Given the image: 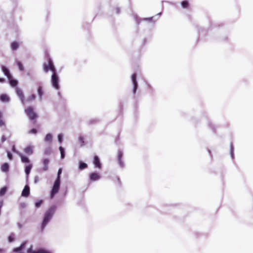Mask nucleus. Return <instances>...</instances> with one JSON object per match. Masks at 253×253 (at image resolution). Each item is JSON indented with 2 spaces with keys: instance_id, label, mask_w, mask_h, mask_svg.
Instances as JSON below:
<instances>
[{
  "instance_id": "1",
  "label": "nucleus",
  "mask_w": 253,
  "mask_h": 253,
  "mask_svg": "<svg viewBox=\"0 0 253 253\" xmlns=\"http://www.w3.org/2000/svg\"><path fill=\"white\" fill-rule=\"evenodd\" d=\"M55 210L56 207L55 206H52L45 212L44 217L42 224V231L43 230L44 228L46 225L49 220L50 219V218L54 214L55 211Z\"/></svg>"
},
{
  "instance_id": "2",
  "label": "nucleus",
  "mask_w": 253,
  "mask_h": 253,
  "mask_svg": "<svg viewBox=\"0 0 253 253\" xmlns=\"http://www.w3.org/2000/svg\"><path fill=\"white\" fill-rule=\"evenodd\" d=\"M25 112L29 119L32 122L33 125H35L37 124L36 119L38 118V115L34 112V108L32 106H29L25 109Z\"/></svg>"
},
{
  "instance_id": "3",
  "label": "nucleus",
  "mask_w": 253,
  "mask_h": 253,
  "mask_svg": "<svg viewBox=\"0 0 253 253\" xmlns=\"http://www.w3.org/2000/svg\"><path fill=\"white\" fill-rule=\"evenodd\" d=\"M46 57L47 59V63H44L43 64V70L46 73L50 70L52 73L56 71V69L53 65L51 59L50 58L49 55L47 54Z\"/></svg>"
},
{
  "instance_id": "4",
  "label": "nucleus",
  "mask_w": 253,
  "mask_h": 253,
  "mask_svg": "<svg viewBox=\"0 0 253 253\" xmlns=\"http://www.w3.org/2000/svg\"><path fill=\"white\" fill-rule=\"evenodd\" d=\"M60 185V180L59 177L57 178L55 180L54 185L52 187V190L50 193V198L52 199L55 195L57 194L59 190Z\"/></svg>"
},
{
  "instance_id": "5",
  "label": "nucleus",
  "mask_w": 253,
  "mask_h": 253,
  "mask_svg": "<svg viewBox=\"0 0 253 253\" xmlns=\"http://www.w3.org/2000/svg\"><path fill=\"white\" fill-rule=\"evenodd\" d=\"M51 84L55 89H58L59 88V77L56 73V71L52 73L51 76Z\"/></svg>"
},
{
  "instance_id": "6",
  "label": "nucleus",
  "mask_w": 253,
  "mask_h": 253,
  "mask_svg": "<svg viewBox=\"0 0 253 253\" xmlns=\"http://www.w3.org/2000/svg\"><path fill=\"white\" fill-rule=\"evenodd\" d=\"M16 92L22 103L23 104H25V98L23 91L20 88L17 87L16 88Z\"/></svg>"
},
{
  "instance_id": "7",
  "label": "nucleus",
  "mask_w": 253,
  "mask_h": 253,
  "mask_svg": "<svg viewBox=\"0 0 253 253\" xmlns=\"http://www.w3.org/2000/svg\"><path fill=\"white\" fill-rule=\"evenodd\" d=\"M131 80L133 84V92L134 93L136 92L137 88V83L136 81V74L134 73L132 75Z\"/></svg>"
},
{
  "instance_id": "8",
  "label": "nucleus",
  "mask_w": 253,
  "mask_h": 253,
  "mask_svg": "<svg viewBox=\"0 0 253 253\" xmlns=\"http://www.w3.org/2000/svg\"><path fill=\"white\" fill-rule=\"evenodd\" d=\"M26 244V241L23 242L19 247L14 248L12 250V252L15 253L18 252H22L21 251L25 248Z\"/></svg>"
},
{
  "instance_id": "9",
  "label": "nucleus",
  "mask_w": 253,
  "mask_h": 253,
  "mask_svg": "<svg viewBox=\"0 0 253 253\" xmlns=\"http://www.w3.org/2000/svg\"><path fill=\"white\" fill-rule=\"evenodd\" d=\"M93 164L95 168L100 169L102 168V165L100 161V159L97 156L94 157Z\"/></svg>"
},
{
  "instance_id": "10",
  "label": "nucleus",
  "mask_w": 253,
  "mask_h": 253,
  "mask_svg": "<svg viewBox=\"0 0 253 253\" xmlns=\"http://www.w3.org/2000/svg\"><path fill=\"white\" fill-rule=\"evenodd\" d=\"M100 178L99 174L97 172H92L89 175V179L91 181H96Z\"/></svg>"
},
{
  "instance_id": "11",
  "label": "nucleus",
  "mask_w": 253,
  "mask_h": 253,
  "mask_svg": "<svg viewBox=\"0 0 253 253\" xmlns=\"http://www.w3.org/2000/svg\"><path fill=\"white\" fill-rule=\"evenodd\" d=\"M49 163V160L48 159H44L42 160L43 168L42 171H45L48 169V164Z\"/></svg>"
},
{
  "instance_id": "12",
  "label": "nucleus",
  "mask_w": 253,
  "mask_h": 253,
  "mask_svg": "<svg viewBox=\"0 0 253 253\" xmlns=\"http://www.w3.org/2000/svg\"><path fill=\"white\" fill-rule=\"evenodd\" d=\"M17 154L20 157L21 162L23 163H28L29 164H31L30 163V161L28 157L25 156L24 155H23L21 153H17Z\"/></svg>"
},
{
  "instance_id": "13",
  "label": "nucleus",
  "mask_w": 253,
  "mask_h": 253,
  "mask_svg": "<svg viewBox=\"0 0 253 253\" xmlns=\"http://www.w3.org/2000/svg\"><path fill=\"white\" fill-rule=\"evenodd\" d=\"M33 149L34 147L33 146H28L25 148L24 151L26 154L28 155H31L34 152Z\"/></svg>"
},
{
  "instance_id": "14",
  "label": "nucleus",
  "mask_w": 253,
  "mask_h": 253,
  "mask_svg": "<svg viewBox=\"0 0 253 253\" xmlns=\"http://www.w3.org/2000/svg\"><path fill=\"white\" fill-rule=\"evenodd\" d=\"M30 194V188L28 185H26L22 192V196L24 197H28Z\"/></svg>"
},
{
  "instance_id": "15",
  "label": "nucleus",
  "mask_w": 253,
  "mask_h": 253,
  "mask_svg": "<svg viewBox=\"0 0 253 253\" xmlns=\"http://www.w3.org/2000/svg\"><path fill=\"white\" fill-rule=\"evenodd\" d=\"M1 69L4 74L7 77V79L11 78V75L9 71V70L6 67L2 66Z\"/></svg>"
},
{
  "instance_id": "16",
  "label": "nucleus",
  "mask_w": 253,
  "mask_h": 253,
  "mask_svg": "<svg viewBox=\"0 0 253 253\" xmlns=\"http://www.w3.org/2000/svg\"><path fill=\"white\" fill-rule=\"evenodd\" d=\"M9 166L8 163H5L1 166V170L2 171L7 172L9 171Z\"/></svg>"
},
{
  "instance_id": "17",
  "label": "nucleus",
  "mask_w": 253,
  "mask_h": 253,
  "mask_svg": "<svg viewBox=\"0 0 253 253\" xmlns=\"http://www.w3.org/2000/svg\"><path fill=\"white\" fill-rule=\"evenodd\" d=\"M32 167L33 164L32 163L28 164L25 167V171L27 176H28L29 174H30Z\"/></svg>"
},
{
  "instance_id": "18",
  "label": "nucleus",
  "mask_w": 253,
  "mask_h": 253,
  "mask_svg": "<svg viewBox=\"0 0 253 253\" xmlns=\"http://www.w3.org/2000/svg\"><path fill=\"white\" fill-rule=\"evenodd\" d=\"M122 157L123 152L121 151H119L118 152V159L120 165L123 167L124 166V164L122 161Z\"/></svg>"
},
{
  "instance_id": "19",
  "label": "nucleus",
  "mask_w": 253,
  "mask_h": 253,
  "mask_svg": "<svg viewBox=\"0 0 253 253\" xmlns=\"http://www.w3.org/2000/svg\"><path fill=\"white\" fill-rule=\"evenodd\" d=\"M36 97V95L34 94L28 96L26 99L25 98V104L34 101V100H35Z\"/></svg>"
},
{
  "instance_id": "20",
  "label": "nucleus",
  "mask_w": 253,
  "mask_h": 253,
  "mask_svg": "<svg viewBox=\"0 0 253 253\" xmlns=\"http://www.w3.org/2000/svg\"><path fill=\"white\" fill-rule=\"evenodd\" d=\"M10 46L12 50H15L19 47V44L17 42H11Z\"/></svg>"
},
{
  "instance_id": "21",
  "label": "nucleus",
  "mask_w": 253,
  "mask_h": 253,
  "mask_svg": "<svg viewBox=\"0 0 253 253\" xmlns=\"http://www.w3.org/2000/svg\"><path fill=\"white\" fill-rule=\"evenodd\" d=\"M0 99L2 102H7L9 101V98L6 94H3L0 96Z\"/></svg>"
},
{
  "instance_id": "22",
  "label": "nucleus",
  "mask_w": 253,
  "mask_h": 253,
  "mask_svg": "<svg viewBox=\"0 0 253 253\" xmlns=\"http://www.w3.org/2000/svg\"><path fill=\"white\" fill-rule=\"evenodd\" d=\"M8 80H9V83L12 86L14 87L17 85L18 82L15 80L12 79V76H11L10 78H8Z\"/></svg>"
},
{
  "instance_id": "23",
  "label": "nucleus",
  "mask_w": 253,
  "mask_h": 253,
  "mask_svg": "<svg viewBox=\"0 0 253 253\" xmlns=\"http://www.w3.org/2000/svg\"><path fill=\"white\" fill-rule=\"evenodd\" d=\"M38 95H39L40 100H42V96L43 94L42 86H39V87L38 88Z\"/></svg>"
},
{
  "instance_id": "24",
  "label": "nucleus",
  "mask_w": 253,
  "mask_h": 253,
  "mask_svg": "<svg viewBox=\"0 0 253 253\" xmlns=\"http://www.w3.org/2000/svg\"><path fill=\"white\" fill-rule=\"evenodd\" d=\"M87 167V165L86 164L81 162L79 164V169H86Z\"/></svg>"
},
{
  "instance_id": "25",
  "label": "nucleus",
  "mask_w": 253,
  "mask_h": 253,
  "mask_svg": "<svg viewBox=\"0 0 253 253\" xmlns=\"http://www.w3.org/2000/svg\"><path fill=\"white\" fill-rule=\"evenodd\" d=\"M15 238V235L13 233H11L8 236V240L9 242L11 243L14 241Z\"/></svg>"
},
{
  "instance_id": "26",
  "label": "nucleus",
  "mask_w": 253,
  "mask_h": 253,
  "mask_svg": "<svg viewBox=\"0 0 253 253\" xmlns=\"http://www.w3.org/2000/svg\"><path fill=\"white\" fill-rule=\"evenodd\" d=\"M181 4L183 8H187L189 6V3L187 0H183L181 2Z\"/></svg>"
},
{
  "instance_id": "27",
  "label": "nucleus",
  "mask_w": 253,
  "mask_h": 253,
  "mask_svg": "<svg viewBox=\"0 0 253 253\" xmlns=\"http://www.w3.org/2000/svg\"><path fill=\"white\" fill-rule=\"evenodd\" d=\"M59 150L61 153V159H64L65 157V152L64 148L62 146H60L59 147Z\"/></svg>"
},
{
  "instance_id": "28",
  "label": "nucleus",
  "mask_w": 253,
  "mask_h": 253,
  "mask_svg": "<svg viewBox=\"0 0 253 253\" xmlns=\"http://www.w3.org/2000/svg\"><path fill=\"white\" fill-rule=\"evenodd\" d=\"M33 253H51L48 251L43 250V249H40L38 251H35Z\"/></svg>"
},
{
  "instance_id": "29",
  "label": "nucleus",
  "mask_w": 253,
  "mask_h": 253,
  "mask_svg": "<svg viewBox=\"0 0 253 253\" xmlns=\"http://www.w3.org/2000/svg\"><path fill=\"white\" fill-rule=\"evenodd\" d=\"M7 191L6 187H3L0 190V196H3L4 195Z\"/></svg>"
},
{
  "instance_id": "30",
  "label": "nucleus",
  "mask_w": 253,
  "mask_h": 253,
  "mask_svg": "<svg viewBox=\"0 0 253 253\" xmlns=\"http://www.w3.org/2000/svg\"><path fill=\"white\" fill-rule=\"evenodd\" d=\"M52 135L51 134H46V136H45V140L46 141H50L51 140H52Z\"/></svg>"
},
{
  "instance_id": "31",
  "label": "nucleus",
  "mask_w": 253,
  "mask_h": 253,
  "mask_svg": "<svg viewBox=\"0 0 253 253\" xmlns=\"http://www.w3.org/2000/svg\"><path fill=\"white\" fill-rule=\"evenodd\" d=\"M79 140L81 143V146H83L84 145V137L82 136H80L79 138Z\"/></svg>"
},
{
  "instance_id": "32",
  "label": "nucleus",
  "mask_w": 253,
  "mask_h": 253,
  "mask_svg": "<svg viewBox=\"0 0 253 253\" xmlns=\"http://www.w3.org/2000/svg\"><path fill=\"white\" fill-rule=\"evenodd\" d=\"M17 65H18L20 70H21V71H23L24 70V67H23L22 64L21 62H17Z\"/></svg>"
},
{
  "instance_id": "33",
  "label": "nucleus",
  "mask_w": 253,
  "mask_h": 253,
  "mask_svg": "<svg viewBox=\"0 0 253 253\" xmlns=\"http://www.w3.org/2000/svg\"><path fill=\"white\" fill-rule=\"evenodd\" d=\"M2 114L0 112V126H3L4 125V122L2 119H1Z\"/></svg>"
},
{
  "instance_id": "34",
  "label": "nucleus",
  "mask_w": 253,
  "mask_h": 253,
  "mask_svg": "<svg viewBox=\"0 0 253 253\" xmlns=\"http://www.w3.org/2000/svg\"><path fill=\"white\" fill-rule=\"evenodd\" d=\"M7 157L8 158V159L10 160H12V159H13V156L10 153V152L9 151H7Z\"/></svg>"
},
{
  "instance_id": "35",
  "label": "nucleus",
  "mask_w": 253,
  "mask_h": 253,
  "mask_svg": "<svg viewBox=\"0 0 253 253\" xmlns=\"http://www.w3.org/2000/svg\"><path fill=\"white\" fill-rule=\"evenodd\" d=\"M37 132V130L35 128H33L29 130V133H32V134H36Z\"/></svg>"
},
{
  "instance_id": "36",
  "label": "nucleus",
  "mask_w": 253,
  "mask_h": 253,
  "mask_svg": "<svg viewBox=\"0 0 253 253\" xmlns=\"http://www.w3.org/2000/svg\"><path fill=\"white\" fill-rule=\"evenodd\" d=\"M58 139L59 142L60 143H61L62 141V139H63V136L61 134H60L58 135Z\"/></svg>"
},
{
  "instance_id": "37",
  "label": "nucleus",
  "mask_w": 253,
  "mask_h": 253,
  "mask_svg": "<svg viewBox=\"0 0 253 253\" xmlns=\"http://www.w3.org/2000/svg\"><path fill=\"white\" fill-rule=\"evenodd\" d=\"M42 203V200H41V201H40L39 202H36V204H35L36 207H37V208L39 207L41 205Z\"/></svg>"
},
{
  "instance_id": "38",
  "label": "nucleus",
  "mask_w": 253,
  "mask_h": 253,
  "mask_svg": "<svg viewBox=\"0 0 253 253\" xmlns=\"http://www.w3.org/2000/svg\"><path fill=\"white\" fill-rule=\"evenodd\" d=\"M26 204L24 203H21L19 205V206L21 209H24L26 207Z\"/></svg>"
},
{
  "instance_id": "39",
  "label": "nucleus",
  "mask_w": 253,
  "mask_h": 253,
  "mask_svg": "<svg viewBox=\"0 0 253 253\" xmlns=\"http://www.w3.org/2000/svg\"><path fill=\"white\" fill-rule=\"evenodd\" d=\"M39 181V177L38 176H36L34 177V182L35 183H38Z\"/></svg>"
},
{
  "instance_id": "40",
  "label": "nucleus",
  "mask_w": 253,
  "mask_h": 253,
  "mask_svg": "<svg viewBox=\"0 0 253 253\" xmlns=\"http://www.w3.org/2000/svg\"><path fill=\"white\" fill-rule=\"evenodd\" d=\"M62 172V169H60L58 171V175H57V178H58L59 177V180H60V174Z\"/></svg>"
},
{
  "instance_id": "41",
  "label": "nucleus",
  "mask_w": 253,
  "mask_h": 253,
  "mask_svg": "<svg viewBox=\"0 0 253 253\" xmlns=\"http://www.w3.org/2000/svg\"><path fill=\"white\" fill-rule=\"evenodd\" d=\"M12 150L13 152L16 153L17 154V153H19L16 149L15 146L13 145L12 148Z\"/></svg>"
},
{
  "instance_id": "42",
  "label": "nucleus",
  "mask_w": 253,
  "mask_h": 253,
  "mask_svg": "<svg viewBox=\"0 0 253 253\" xmlns=\"http://www.w3.org/2000/svg\"><path fill=\"white\" fill-rule=\"evenodd\" d=\"M33 252H34V251H32V248H29L27 250L28 253H33Z\"/></svg>"
},
{
  "instance_id": "43",
  "label": "nucleus",
  "mask_w": 253,
  "mask_h": 253,
  "mask_svg": "<svg viewBox=\"0 0 253 253\" xmlns=\"http://www.w3.org/2000/svg\"><path fill=\"white\" fill-rule=\"evenodd\" d=\"M50 153V150H45L44 152V153L45 155L49 154Z\"/></svg>"
},
{
  "instance_id": "44",
  "label": "nucleus",
  "mask_w": 253,
  "mask_h": 253,
  "mask_svg": "<svg viewBox=\"0 0 253 253\" xmlns=\"http://www.w3.org/2000/svg\"><path fill=\"white\" fill-rule=\"evenodd\" d=\"M116 180H117V181L118 182V184H119V185H120V183H121V182H120V179H119V178H117V179H116Z\"/></svg>"
},
{
  "instance_id": "45",
  "label": "nucleus",
  "mask_w": 253,
  "mask_h": 253,
  "mask_svg": "<svg viewBox=\"0 0 253 253\" xmlns=\"http://www.w3.org/2000/svg\"><path fill=\"white\" fill-rule=\"evenodd\" d=\"M5 81V80L3 78H0V82L3 83Z\"/></svg>"
},
{
  "instance_id": "46",
  "label": "nucleus",
  "mask_w": 253,
  "mask_h": 253,
  "mask_svg": "<svg viewBox=\"0 0 253 253\" xmlns=\"http://www.w3.org/2000/svg\"><path fill=\"white\" fill-rule=\"evenodd\" d=\"M2 252V250L0 249V253H1Z\"/></svg>"
},
{
  "instance_id": "47",
  "label": "nucleus",
  "mask_w": 253,
  "mask_h": 253,
  "mask_svg": "<svg viewBox=\"0 0 253 253\" xmlns=\"http://www.w3.org/2000/svg\"><path fill=\"white\" fill-rule=\"evenodd\" d=\"M4 140V138H2V141H3Z\"/></svg>"
},
{
  "instance_id": "48",
  "label": "nucleus",
  "mask_w": 253,
  "mask_h": 253,
  "mask_svg": "<svg viewBox=\"0 0 253 253\" xmlns=\"http://www.w3.org/2000/svg\"><path fill=\"white\" fill-rule=\"evenodd\" d=\"M18 253H24L23 252H18Z\"/></svg>"
}]
</instances>
